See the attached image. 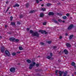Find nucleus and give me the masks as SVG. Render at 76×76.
<instances>
[{
	"mask_svg": "<svg viewBox=\"0 0 76 76\" xmlns=\"http://www.w3.org/2000/svg\"><path fill=\"white\" fill-rule=\"evenodd\" d=\"M48 15L49 16H51V15H54V13H53V12H50L48 14Z\"/></svg>",
	"mask_w": 76,
	"mask_h": 76,
	"instance_id": "nucleus-7",
	"label": "nucleus"
},
{
	"mask_svg": "<svg viewBox=\"0 0 76 76\" xmlns=\"http://www.w3.org/2000/svg\"><path fill=\"white\" fill-rule=\"evenodd\" d=\"M64 75L63 76H67V72L66 71V72H64Z\"/></svg>",
	"mask_w": 76,
	"mask_h": 76,
	"instance_id": "nucleus-17",
	"label": "nucleus"
},
{
	"mask_svg": "<svg viewBox=\"0 0 76 76\" xmlns=\"http://www.w3.org/2000/svg\"><path fill=\"white\" fill-rule=\"evenodd\" d=\"M72 76H73V75H72Z\"/></svg>",
	"mask_w": 76,
	"mask_h": 76,
	"instance_id": "nucleus-60",
	"label": "nucleus"
},
{
	"mask_svg": "<svg viewBox=\"0 0 76 76\" xmlns=\"http://www.w3.org/2000/svg\"><path fill=\"white\" fill-rule=\"evenodd\" d=\"M30 34H32V36L33 37H39V34L38 33L37 31L34 32L32 30H30Z\"/></svg>",
	"mask_w": 76,
	"mask_h": 76,
	"instance_id": "nucleus-1",
	"label": "nucleus"
},
{
	"mask_svg": "<svg viewBox=\"0 0 76 76\" xmlns=\"http://www.w3.org/2000/svg\"><path fill=\"white\" fill-rule=\"evenodd\" d=\"M58 70H56V71L55 75L56 76H57L58 75Z\"/></svg>",
	"mask_w": 76,
	"mask_h": 76,
	"instance_id": "nucleus-22",
	"label": "nucleus"
},
{
	"mask_svg": "<svg viewBox=\"0 0 76 76\" xmlns=\"http://www.w3.org/2000/svg\"><path fill=\"white\" fill-rule=\"evenodd\" d=\"M42 0H40V1H42Z\"/></svg>",
	"mask_w": 76,
	"mask_h": 76,
	"instance_id": "nucleus-58",
	"label": "nucleus"
},
{
	"mask_svg": "<svg viewBox=\"0 0 76 76\" xmlns=\"http://www.w3.org/2000/svg\"><path fill=\"white\" fill-rule=\"evenodd\" d=\"M19 49L20 50H23V48H22V47L21 46H19Z\"/></svg>",
	"mask_w": 76,
	"mask_h": 76,
	"instance_id": "nucleus-24",
	"label": "nucleus"
},
{
	"mask_svg": "<svg viewBox=\"0 0 76 76\" xmlns=\"http://www.w3.org/2000/svg\"><path fill=\"white\" fill-rule=\"evenodd\" d=\"M61 38H62V37L61 36H60L59 37V39H61Z\"/></svg>",
	"mask_w": 76,
	"mask_h": 76,
	"instance_id": "nucleus-45",
	"label": "nucleus"
},
{
	"mask_svg": "<svg viewBox=\"0 0 76 76\" xmlns=\"http://www.w3.org/2000/svg\"><path fill=\"white\" fill-rule=\"evenodd\" d=\"M36 1L37 3H39V0H36Z\"/></svg>",
	"mask_w": 76,
	"mask_h": 76,
	"instance_id": "nucleus-39",
	"label": "nucleus"
},
{
	"mask_svg": "<svg viewBox=\"0 0 76 76\" xmlns=\"http://www.w3.org/2000/svg\"><path fill=\"white\" fill-rule=\"evenodd\" d=\"M52 20H53V22H54V23H56L57 24H58H58H59L58 22L57 21V20H54V19H53Z\"/></svg>",
	"mask_w": 76,
	"mask_h": 76,
	"instance_id": "nucleus-9",
	"label": "nucleus"
},
{
	"mask_svg": "<svg viewBox=\"0 0 76 76\" xmlns=\"http://www.w3.org/2000/svg\"><path fill=\"white\" fill-rule=\"evenodd\" d=\"M12 56H15L16 55V53H12Z\"/></svg>",
	"mask_w": 76,
	"mask_h": 76,
	"instance_id": "nucleus-34",
	"label": "nucleus"
},
{
	"mask_svg": "<svg viewBox=\"0 0 76 76\" xmlns=\"http://www.w3.org/2000/svg\"><path fill=\"white\" fill-rule=\"evenodd\" d=\"M10 71L11 72H15V68H12L10 69Z\"/></svg>",
	"mask_w": 76,
	"mask_h": 76,
	"instance_id": "nucleus-6",
	"label": "nucleus"
},
{
	"mask_svg": "<svg viewBox=\"0 0 76 76\" xmlns=\"http://www.w3.org/2000/svg\"><path fill=\"white\" fill-rule=\"evenodd\" d=\"M10 12H9V14L10 15Z\"/></svg>",
	"mask_w": 76,
	"mask_h": 76,
	"instance_id": "nucleus-57",
	"label": "nucleus"
},
{
	"mask_svg": "<svg viewBox=\"0 0 76 76\" xmlns=\"http://www.w3.org/2000/svg\"><path fill=\"white\" fill-rule=\"evenodd\" d=\"M53 49H56L57 48V47L54 46L53 47Z\"/></svg>",
	"mask_w": 76,
	"mask_h": 76,
	"instance_id": "nucleus-36",
	"label": "nucleus"
},
{
	"mask_svg": "<svg viewBox=\"0 0 76 76\" xmlns=\"http://www.w3.org/2000/svg\"><path fill=\"white\" fill-rule=\"evenodd\" d=\"M36 64V63L35 62H33L32 64H30L29 67L30 70H31L32 69L33 66H34Z\"/></svg>",
	"mask_w": 76,
	"mask_h": 76,
	"instance_id": "nucleus-2",
	"label": "nucleus"
},
{
	"mask_svg": "<svg viewBox=\"0 0 76 76\" xmlns=\"http://www.w3.org/2000/svg\"><path fill=\"white\" fill-rule=\"evenodd\" d=\"M66 16H69V13H67L66 14Z\"/></svg>",
	"mask_w": 76,
	"mask_h": 76,
	"instance_id": "nucleus-44",
	"label": "nucleus"
},
{
	"mask_svg": "<svg viewBox=\"0 0 76 76\" xmlns=\"http://www.w3.org/2000/svg\"><path fill=\"white\" fill-rule=\"evenodd\" d=\"M44 16V13H40V17L41 18H42V17Z\"/></svg>",
	"mask_w": 76,
	"mask_h": 76,
	"instance_id": "nucleus-20",
	"label": "nucleus"
},
{
	"mask_svg": "<svg viewBox=\"0 0 76 76\" xmlns=\"http://www.w3.org/2000/svg\"><path fill=\"white\" fill-rule=\"evenodd\" d=\"M5 53L6 55H7V56H10V53H9V52L8 51L6 50L5 51Z\"/></svg>",
	"mask_w": 76,
	"mask_h": 76,
	"instance_id": "nucleus-5",
	"label": "nucleus"
},
{
	"mask_svg": "<svg viewBox=\"0 0 76 76\" xmlns=\"http://www.w3.org/2000/svg\"><path fill=\"white\" fill-rule=\"evenodd\" d=\"M73 37V34L70 36L69 37V39H72Z\"/></svg>",
	"mask_w": 76,
	"mask_h": 76,
	"instance_id": "nucleus-18",
	"label": "nucleus"
},
{
	"mask_svg": "<svg viewBox=\"0 0 76 76\" xmlns=\"http://www.w3.org/2000/svg\"><path fill=\"white\" fill-rule=\"evenodd\" d=\"M58 22H61V20L58 19Z\"/></svg>",
	"mask_w": 76,
	"mask_h": 76,
	"instance_id": "nucleus-41",
	"label": "nucleus"
},
{
	"mask_svg": "<svg viewBox=\"0 0 76 76\" xmlns=\"http://www.w3.org/2000/svg\"><path fill=\"white\" fill-rule=\"evenodd\" d=\"M64 52L65 54H68V51L66 50H64Z\"/></svg>",
	"mask_w": 76,
	"mask_h": 76,
	"instance_id": "nucleus-13",
	"label": "nucleus"
},
{
	"mask_svg": "<svg viewBox=\"0 0 76 76\" xmlns=\"http://www.w3.org/2000/svg\"><path fill=\"white\" fill-rule=\"evenodd\" d=\"M66 45L67 46V47H70V45L69 43L66 44Z\"/></svg>",
	"mask_w": 76,
	"mask_h": 76,
	"instance_id": "nucleus-16",
	"label": "nucleus"
},
{
	"mask_svg": "<svg viewBox=\"0 0 76 76\" xmlns=\"http://www.w3.org/2000/svg\"><path fill=\"white\" fill-rule=\"evenodd\" d=\"M42 11H45L46 9L45 8H42Z\"/></svg>",
	"mask_w": 76,
	"mask_h": 76,
	"instance_id": "nucleus-31",
	"label": "nucleus"
},
{
	"mask_svg": "<svg viewBox=\"0 0 76 76\" xmlns=\"http://www.w3.org/2000/svg\"><path fill=\"white\" fill-rule=\"evenodd\" d=\"M17 23H18V24L19 25H20V22H19V21Z\"/></svg>",
	"mask_w": 76,
	"mask_h": 76,
	"instance_id": "nucleus-43",
	"label": "nucleus"
},
{
	"mask_svg": "<svg viewBox=\"0 0 76 76\" xmlns=\"http://www.w3.org/2000/svg\"><path fill=\"white\" fill-rule=\"evenodd\" d=\"M65 35L66 36H67V35H68V34L67 33L65 34Z\"/></svg>",
	"mask_w": 76,
	"mask_h": 76,
	"instance_id": "nucleus-48",
	"label": "nucleus"
},
{
	"mask_svg": "<svg viewBox=\"0 0 76 76\" xmlns=\"http://www.w3.org/2000/svg\"><path fill=\"white\" fill-rule=\"evenodd\" d=\"M38 57H39V56H38L37 57V58H38Z\"/></svg>",
	"mask_w": 76,
	"mask_h": 76,
	"instance_id": "nucleus-59",
	"label": "nucleus"
},
{
	"mask_svg": "<svg viewBox=\"0 0 76 76\" xmlns=\"http://www.w3.org/2000/svg\"><path fill=\"white\" fill-rule=\"evenodd\" d=\"M36 66L38 67V66H39V64H36Z\"/></svg>",
	"mask_w": 76,
	"mask_h": 76,
	"instance_id": "nucleus-42",
	"label": "nucleus"
},
{
	"mask_svg": "<svg viewBox=\"0 0 76 76\" xmlns=\"http://www.w3.org/2000/svg\"><path fill=\"white\" fill-rule=\"evenodd\" d=\"M39 32H41V34H42L45 33V34H48V33L45 31V30H40L39 31Z\"/></svg>",
	"mask_w": 76,
	"mask_h": 76,
	"instance_id": "nucleus-3",
	"label": "nucleus"
},
{
	"mask_svg": "<svg viewBox=\"0 0 76 76\" xmlns=\"http://www.w3.org/2000/svg\"><path fill=\"white\" fill-rule=\"evenodd\" d=\"M47 24V23L46 22H44L43 23V25H45Z\"/></svg>",
	"mask_w": 76,
	"mask_h": 76,
	"instance_id": "nucleus-38",
	"label": "nucleus"
},
{
	"mask_svg": "<svg viewBox=\"0 0 76 76\" xmlns=\"http://www.w3.org/2000/svg\"><path fill=\"white\" fill-rule=\"evenodd\" d=\"M47 58L48 59H50V58H51V57L50 56H48L47 57Z\"/></svg>",
	"mask_w": 76,
	"mask_h": 76,
	"instance_id": "nucleus-26",
	"label": "nucleus"
},
{
	"mask_svg": "<svg viewBox=\"0 0 76 76\" xmlns=\"http://www.w3.org/2000/svg\"><path fill=\"white\" fill-rule=\"evenodd\" d=\"M2 38V37L0 36V39H1Z\"/></svg>",
	"mask_w": 76,
	"mask_h": 76,
	"instance_id": "nucleus-49",
	"label": "nucleus"
},
{
	"mask_svg": "<svg viewBox=\"0 0 76 76\" xmlns=\"http://www.w3.org/2000/svg\"><path fill=\"white\" fill-rule=\"evenodd\" d=\"M46 42L48 43V44H50L51 43V41H48L47 42Z\"/></svg>",
	"mask_w": 76,
	"mask_h": 76,
	"instance_id": "nucleus-30",
	"label": "nucleus"
},
{
	"mask_svg": "<svg viewBox=\"0 0 76 76\" xmlns=\"http://www.w3.org/2000/svg\"><path fill=\"white\" fill-rule=\"evenodd\" d=\"M74 68L75 69H76V66H74Z\"/></svg>",
	"mask_w": 76,
	"mask_h": 76,
	"instance_id": "nucleus-53",
	"label": "nucleus"
},
{
	"mask_svg": "<svg viewBox=\"0 0 76 76\" xmlns=\"http://www.w3.org/2000/svg\"><path fill=\"white\" fill-rule=\"evenodd\" d=\"M73 27V25L72 24L70 25L68 27V30H70V29H72Z\"/></svg>",
	"mask_w": 76,
	"mask_h": 76,
	"instance_id": "nucleus-4",
	"label": "nucleus"
},
{
	"mask_svg": "<svg viewBox=\"0 0 76 76\" xmlns=\"http://www.w3.org/2000/svg\"><path fill=\"white\" fill-rule=\"evenodd\" d=\"M41 6H44V5L42 4V5H41Z\"/></svg>",
	"mask_w": 76,
	"mask_h": 76,
	"instance_id": "nucleus-56",
	"label": "nucleus"
},
{
	"mask_svg": "<svg viewBox=\"0 0 76 76\" xmlns=\"http://www.w3.org/2000/svg\"><path fill=\"white\" fill-rule=\"evenodd\" d=\"M65 22V21H64V20L62 21V22H63V23H64Z\"/></svg>",
	"mask_w": 76,
	"mask_h": 76,
	"instance_id": "nucleus-51",
	"label": "nucleus"
},
{
	"mask_svg": "<svg viewBox=\"0 0 76 76\" xmlns=\"http://www.w3.org/2000/svg\"><path fill=\"white\" fill-rule=\"evenodd\" d=\"M9 39L10 41H12L13 42L14 40H15V38L13 37H11Z\"/></svg>",
	"mask_w": 76,
	"mask_h": 76,
	"instance_id": "nucleus-8",
	"label": "nucleus"
},
{
	"mask_svg": "<svg viewBox=\"0 0 76 76\" xmlns=\"http://www.w3.org/2000/svg\"><path fill=\"white\" fill-rule=\"evenodd\" d=\"M56 15H58V16H61L63 15V14H62L61 13H58L56 14Z\"/></svg>",
	"mask_w": 76,
	"mask_h": 76,
	"instance_id": "nucleus-11",
	"label": "nucleus"
},
{
	"mask_svg": "<svg viewBox=\"0 0 76 76\" xmlns=\"http://www.w3.org/2000/svg\"><path fill=\"white\" fill-rule=\"evenodd\" d=\"M47 6H51L52 4L50 3H48L47 4Z\"/></svg>",
	"mask_w": 76,
	"mask_h": 76,
	"instance_id": "nucleus-27",
	"label": "nucleus"
},
{
	"mask_svg": "<svg viewBox=\"0 0 76 76\" xmlns=\"http://www.w3.org/2000/svg\"><path fill=\"white\" fill-rule=\"evenodd\" d=\"M20 53V52H19V51L17 52V53H18V54H19V53Z\"/></svg>",
	"mask_w": 76,
	"mask_h": 76,
	"instance_id": "nucleus-46",
	"label": "nucleus"
},
{
	"mask_svg": "<svg viewBox=\"0 0 76 76\" xmlns=\"http://www.w3.org/2000/svg\"><path fill=\"white\" fill-rule=\"evenodd\" d=\"M29 4L28 3H27V4L26 5V7H29Z\"/></svg>",
	"mask_w": 76,
	"mask_h": 76,
	"instance_id": "nucleus-28",
	"label": "nucleus"
},
{
	"mask_svg": "<svg viewBox=\"0 0 76 76\" xmlns=\"http://www.w3.org/2000/svg\"><path fill=\"white\" fill-rule=\"evenodd\" d=\"M13 6L14 7H19V5L17 3H16L15 5H14Z\"/></svg>",
	"mask_w": 76,
	"mask_h": 76,
	"instance_id": "nucleus-15",
	"label": "nucleus"
},
{
	"mask_svg": "<svg viewBox=\"0 0 76 76\" xmlns=\"http://www.w3.org/2000/svg\"><path fill=\"white\" fill-rule=\"evenodd\" d=\"M11 24L12 26H15V23L14 22H11Z\"/></svg>",
	"mask_w": 76,
	"mask_h": 76,
	"instance_id": "nucleus-23",
	"label": "nucleus"
},
{
	"mask_svg": "<svg viewBox=\"0 0 76 76\" xmlns=\"http://www.w3.org/2000/svg\"><path fill=\"white\" fill-rule=\"evenodd\" d=\"M6 4H7V3H8V1L6 2Z\"/></svg>",
	"mask_w": 76,
	"mask_h": 76,
	"instance_id": "nucleus-54",
	"label": "nucleus"
},
{
	"mask_svg": "<svg viewBox=\"0 0 76 76\" xmlns=\"http://www.w3.org/2000/svg\"><path fill=\"white\" fill-rule=\"evenodd\" d=\"M27 30L28 31H29L30 29H29V28H27Z\"/></svg>",
	"mask_w": 76,
	"mask_h": 76,
	"instance_id": "nucleus-47",
	"label": "nucleus"
},
{
	"mask_svg": "<svg viewBox=\"0 0 76 76\" xmlns=\"http://www.w3.org/2000/svg\"><path fill=\"white\" fill-rule=\"evenodd\" d=\"M7 25H5V28H7Z\"/></svg>",
	"mask_w": 76,
	"mask_h": 76,
	"instance_id": "nucleus-52",
	"label": "nucleus"
},
{
	"mask_svg": "<svg viewBox=\"0 0 76 76\" xmlns=\"http://www.w3.org/2000/svg\"><path fill=\"white\" fill-rule=\"evenodd\" d=\"M57 4H60V3H58Z\"/></svg>",
	"mask_w": 76,
	"mask_h": 76,
	"instance_id": "nucleus-55",
	"label": "nucleus"
},
{
	"mask_svg": "<svg viewBox=\"0 0 76 76\" xmlns=\"http://www.w3.org/2000/svg\"><path fill=\"white\" fill-rule=\"evenodd\" d=\"M62 18L63 19H66L67 18V17L66 16H63L62 17Z\"/></svg>",
	"mask_w": 76,
	"mask_h": 76,
	"instance_id": "nucleus-25",
	"label": "nucleus"
},
{
	"mask_svg": "<svg viewBox=\"0 0 76 76\" xmlns=\"http://www.w3.org/2000/svg\"><path fill=\"white\" fill-rule=\"evenodd\" d=\"M15 40L16 42H18L19 41V39H15Z\"/></svg>",
	"mask_w": 76,
	"mask_h": 76,
	"instance_id": "nucleus-40",
	"label": "nucleus"
},
{
	"mask_svg": "<svg viewBox=\"0 0 76 76\" xmlns=\"http://www.w3.org/2000/svg\"><path fill=\"white\" fill-rule=\"evenodd\" d=\"M23 17V15H21L20 16V18H22Z\"/></svg>",
	"mask_w": 76,
	"mask_h": 76,
	"instance_id": "nucleus-33",
	"label": "nucleus"
},
{
	"mask_svg": "<svg viewBox=\"0 0 76 76\" xmlns=\"http://www.w3.org/2000/svg\"><path fill=\"white\" fill-rule=\"evenodd\" d=\"M50 56L51 57L53 56V53H50Z\"/></svg>",
	"mask_w": 76,
	"mask_h": 76,
	"instance_id": "nucleus-35",
	"label": "nucleus"
},
{
	"mask_svg": "<svg viewBox=\"0 0 76 76\" xmlns=\"http://www.w3.org/2000/svg\"><path fill=\"white\" fill-rule=\"evenodd\" d=\"M58 73L59 74V76H62V74H63V72L61 71H59Z\"/></svg>",
	"mask_w": 76,
	"mask_h": 76,
	"instance_id": "nucleus-10",
	"label": "nucleus"
},
{
	"mask_svg": "<svg viewBox=\"0 0 76 76\" xmlns=\"http://www.w3.org/2000/svg\"><path fill=\"white\" fill-rule=\"evenodd\" d=\"M40 44H41V45H44V43L42 42H40Z\"/></svg>",
	"mask_w": 76,
	"mask_h": 76,
	"instance_id": "nucleus-37",
	"label": "nucleus"
},
{
	"mask_svg": "<svg viewBox=\"0 0 76 76\" xmlns=\"http://www.w3.org/2000/svg\"><path fill=\"white\" fill-rule=\"evenodd\" d=\"M1 52L2 53L4 52V48L3 47H2L1 48Z\"/></svg>",
	"mask_w": 76,
	"mask_h": 76,
	"instance_id": "nucleus-12",
	"label": "nucleus"
},
{
	"mask_svg": "<svg viewBox=\"0 0 76 76\" xmlns=\"http://www.w3.org/2000/svg\"><path fill=\"white\" fill-rule=\"evenodd\" d=\"M62 0V1H63V0Z\"/></svg>",
	"mask_w": 76,
	"mask_h": 76,
	"instance_id": "nucleus-61",
	"label": "nucleus"
},
{
	"mask_svg": "<svg viewBox=\"0 0 76 76\" xmlns=\"http://www.w3.org/2000/svg\"><path fill=\"white\" fill-rule=\"evenodd\" d=\"M9 9H10V7H8V8L7 10L5 12V13H7V11H8L9 10Z\"/></svg>",
	"mask_w": 76,
	"mask_h": 76,
	"instance_id": "nucleus-32",
	"label": "nucleus"
},
{
	"mask_svg": "<svg viewBox=\"0 0 76 76\" xmlns=\"http://www.w3.org/2000/svg\"><path fill=\"white\" fill-rule=\"evenodd\" d=\"M9 34H12V33H11V32H9Z\"/></svg>",
	"mask_w": 76,
	"mask_h": 76,
	"instance_id": "nucleus-50",
	"label": "nucleus"
},
{
	"mask_svg": "<svg viewBox=\"0 0 76 76\" xmlns=\"http://www.w3.org/2000/svg\"><path fill=\"white\" fill-rule=\"evenodd\" d=\"M13 17L12 16H11L10 17V20L11 21H12L13 19Z\"/></svg>",
	"mask_w": 76,
	"mask_h": 76,
	"instance_id": "nucleus-29",
	"label": "nucleus"
},
{
	"mask_svg": "<svg viewBox=\"0 0 76 76\" xmlns=\"http://www.w3.org/2000/svg\"><path fill=\"white\" fill-rule=\"evenodd\" d=\"M71 64L72 66H75V63L74 62H72L71 63Z\"/></svg>",
	"mask_w": 76,
	"mask_h": 76,
	"instance_id": "nucleus-19",
	"label": "nucleus"
},
{
	"mask_svg": "<svg viewBox=\"0 0 76 76\" xmlns=\"http://www.w3.org/2000/svg\"><path fill=\"white\" fill-rule=\"evenodd\" d=\"M34 12H35V10H31L30 12V13H34Z\"/></svg>",
	"mask_w": 76,
	"mask_h": 76,
	"instance_id": "nucleus-21",
	"label": "nucleus"
},
{
	"mask_svg": "<svg viewBox=\"0 0 76 76\" xmlns=\"http://www.w3.org/2000/svg\"><path fill=\"white\" fill-rule=\"evenodd\" d=\"M26 61L28 63H31V60L30 59H27L26 60Z\"/></svg>",
	"mask_w": 76,
	"mask_h": 76,
	"instance_id": "nucleus-14",
	"label": "nucleus"
}]
</instances>
